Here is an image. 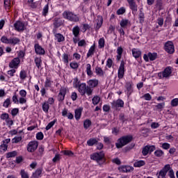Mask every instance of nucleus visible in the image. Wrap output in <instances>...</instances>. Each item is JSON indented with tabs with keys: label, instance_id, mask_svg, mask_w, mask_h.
Returning <instances> with one entry per match:
<instances>
[{
	"label": "nucleus",
	"instance_id": "58836bf2",
	"mask_svg": "<svg viewBox=\"0 0 178 178\" xmlns=\"http://www.w3.org/2000/svg\"><path fill=\"white\" fill-rule=\"evenodd\" d=\"M16 155H17V152L16 151L10 152L6 154V158H7V159L15 158V156H16Z\"/></svg>",
	"mask_w": 178,
	"mask_h": 178
},
{
	"label": "nucleus",
	"instance_id": "f704fd0d",
	"mask_svg": "<svg viewBox=\"0 0 178 178\" xmlns=\"http://www.w3.org/2000/svg\"><path fill=\"white\" fill-rule=\"evenodd\" d=\"M99 101H101V97L98 95L94 96L92 99L93 105H98L99 104Z\"/></svg>",
	"mask_w": 178,
	"mask_h": 178
},
{
	"label": "nucleus",
	"instance_id": "cd10ccee",
	"mask_svg": "<svg viewBox=\"0 0 178 178\" xmlns=\"http://www.w3.org/2000/svg\"><path fill=\"white\" fill-rule=\"evenodd\" d=\"M95 73L97 76H99V77H104L105 75V72H104V70H102V68L100 67H95Z\"/></svg>",
	"mask_w": 178,
	"mask_h": 178
},
{
	"label": "nucleus",
	"instance_id": "4d7b16f0",
	"mask_svg": "<svg viewBox=\"0 0 178 178\" xmlns=\"http://www.w3.org/2000/svg\"><path fill=\"white\" fill-rule=\"evenodd\" d=\"M56 123V120H54L53 121L50 122L46 127V130H50L51 127Z\"/></svg>",
	"mask_w": 178,
	"mask_h": 178
},
{
	"label": "nucleus",
	"instance_id": "052dcab7",
	"mask_svg": "<svg viewBox=\"0 0 178 178\" xmlns=\"http://www.w3.org/2000/svg\"><path fill=\"white\" fill-rule=\"evenodd\" d=\"M27 102V98L20 97L18 99V104L23 105V104H26Z\"/></svg>",
	"mask_w": 178,
	"mask_h": 178
},
{
	"label": "nucleus",
	"instance_id": "0e129e2a",
	"mask_svg": "<svg viewBox=\"0 0 178 178\" xmlns=\"http://www.w3.org/2000/svg\"><path fill=\"white\" fill-rule=\"evenodd\" d=\"M12 100L14 104H19V99L17 98V95L16 93H14Z\"/></svg>",
	"mask_w": 178,
	"mask_h": 178
},
{
	"label": "nucleus",
	"instance_id": "0eeeda50",
	"mask_svg": "<svg viewBox=\"0 0 178 178\" xmlns=\"http://www.w3.org/2000/svg\"><path fill=\"white\" fill-rule=\"evenodd\" d=\"M170 169V165L167 164L165 165L162 170L159 171V173H157V177L158 178H166V175H168V172H169V170Z\"/></svg>",
	"mask_w": 178,
	"mask_h": 178
},
{
	"label": "nucleus",
	"instance_id": "a211bd4d",
	"mask_svg": "<svg viewBox=\"0 0 178 178\" xmlns=\"http://www.w3.org/2000/svg\"><path fill=\"white\" fill-rule=\"evenodd\" d=\"M66 92H67L66 88H60V92L58 95V101H64L65 97L66 95Z\"/></svg>",
	"mask_w": 178,
	"mask_h": 178
},
{
	"label": "nucleus",
	"instance_id": "20e7f679",
	"mask_svg": "<svg viewBox=\"0 0 178 178\" xmlns=\"http://www.w3.org/2000/svg\"><path fill=\"white\" fill-rule=\"evenodd\" d=\"M63 17L69 20L70 22H79V17L70 11H64L63 13Z\"/></svg>",
	"mask_w": 178,
	"mask_h": 178
},
{
	"label": "nucleus",
	"instance_id": "4468645a",
	"mask_svg": "<svg viewBox=\"0 0 178 178\" xmlns=\"http://www.w3.org/2000/svg\"><path fill=\"white\" fill-rule=\"evenodd\" d=\"M112 105V108H123V106H124V102H123V100L122 99H118L116 101H113L111 103Z\"/></svg>",
	"mask_w": 178,
	"mask_h": 178
},
{
	"label": "nucleus",
	"instance_id": "774afa93",
	"mask_svg": "<svg viewBox=\"0 0 178 178\" xmlns=\"http://www.w3.org/2000/svg\"><path fill=\"white\" fill-rule=\"evenodd\" d=\"M171 105L172 106H177V105H178V98L173 99L171 101Z\"/></svg>",
	"mask_w": 178,
	"mask_h": 178
},
{
	"label": "nucleus",
	"instance_id": "39448f33",
	"mask_svg": "<svg viewBox=\"0 0 178 178\" xmlns=\"http://www.w3.org/2000/svg\"><path fill=\"white\" fill-rule=\"evenodd\" d=\"M55 99L52 97H49L47 101H44L42 103V109L44 113L49 112V105H54Z\"/></svg>",
	"mask_w": 178,
	"mask_h": 178
},
{
	"label": "nucleus",
	"instance_id": "a19ab883",
	"mask_svg": "<svg viewBox=\"0 0 178 178\" xmlns=\"http://www.w3.org/2000/svg\"><path fill=\"white\" fill-rule=\"evenodd\" d=\"M97 139L95 138H90L87 141V144L88 145H89V147H92V145H94L95 144H97Z\"/></svg>",
	"mask_w": 178,
	"mask_h": 178
},
{
	"label": "nucleus",
	"instance_id": "5701e85b",
	"mask_svg": "<svg viewBox=\"0 0 178 178\" xmlns=\"http://www.w3.org/2000/svg\"><path fill=\"white\" fill-rule=\"evenodd\" d=\"M81 113H83V108H82L75 109L74 116H75L76 120H80V119L81 118Z\"/></svg>",
	"mask_w": 178,
	"mask_h": 178
},
{
	"label": "nucleus",
	"instance_id": "a878e982",
	"mask_svg": "<svg viewBox=\"0 0 178 178\" xmlns=\"http://www.w3.org/2000/svg\"><path fill=\"white\" fill-rule=\"evenodd\" d=\"M42 175V168H38L34 172H33L32 178H40Z\"/></svg>",
	"mask_w": 178,
	"mask_h": 178
},
{
	"label": "nucleus",
	"instance_id": "338daca9",
	"mask_svg": "<svg viewBox=\"0 0 178 178\" xmlns=\"http://www.w3.org/2000/svg\"><path fill=\"white\" fill-rule=\"evenodd\" d=\"M17 113H19V108H15L12 109V111H11L12 116L15 117L17 115Z\"/></svg>",
	"mask_w": 178,
	"mask_h": 178
},
{
	"label": "nucleus",
	"instance_id": "bb28decb",
	"mask_svg": "<svg viewBox=\"0 0 178 178\" xmlns=\"http://www.w3.org/2000/svg\"><path fill=\"white\" fill-rule=\"evenodd\" d=\"M95 54V44H93L89 49L88 53H87V58H90L92 56Z\"/></svg>",
	"mask_w": 178,
	"mask_h": 178
},
{
	"label": "nucleus",
	"instance_id": "a18cd8bd",
	"mask_svg": "<svg viewBox=\"0 0 178 178\" xmlns=\"http://www.w3.org/2000/svg\"><path fill=\"white\" fill-rule=\"evenodd\" d=\"M148 56L149 60H155L158 56V54H156V53H148Z\"/></svg>",
	"mask_w": 178,
	"mask_h": 178
},
{
	"label": "nucleus",
	"instance_id": "5fc2aeb1",
	"mask_svg": "<svg viewBox=\"0 0 178 178\" xmlns=\"http://www.w3.org/2000/svg\"><path fill=\"white\" fill-rule=\"evenodd\" d=\"M98 44L99 48H104V47H105V39L104 38H100L99 40Z\"/></svg>",
	"mask_w": 178,
	"mask_h": 178
},
{
	"label": "nucleus",
	"instance_id": "aec40b11",
	"mask_svg": "<svg viewBox=\"0 0 178 178\" xmlns=\"http://www.w3.org/2000/svg\"><path fill=\"white\" fill-rule=\"evenodd\" d=\"M9 143H10V138L3 140L1 145H0L1 149L4 152L8 151V144H9Z\"/></svg>",
	"mask_w": 178,
	"mask_h": 178
},
{
	"label": "nucleus",
	"instance_id": "9b49d317",
	"mask_svg": "<svg viewBox=\"0 0 178 178\" xmlns=\"http://www.w3.org/2000/svg\"><path fill=\"white\" fill-rule=\"evenodd\" d=\"M10 69H18L20 66V58H15L8 64Z\"/></svg>",
	"mask_w": 178,
	"mask_h": 178
},
{
	"label": "nucleus",
	"instance_id": "3c124183",
	"mask_svg": "<svg viewBox=\"0 0 178 178\" xmlns=\"http://www.w3.org/2000/svg\"><path fill=\"white\" fill-rule=\"evenodd\" d=\"M48 10H49V6L47 4L43 8L42 15L47 16V15H48Z\"/></svg>",
	"mask_w": 178,
	"mask_h": 178
},
{
	"label": "nucleus",
	"instance_id": "7c9ffc66",
	"mask_svg": "<svg viewBox=\"0 0 178 178\" xmlns=\"http://www.w3.org/2000/svg\"><path fill=\"white\" fill-rule=\"evenodd\" d=\"M132 55L134 58H140L141 56V51L138 50V49H132Z\"/></svg>",
	"mask_w": 178,
	"mask_h": 178
},
{
	"label": "nucleus",
	"instance_id": "680f3d73",
	"mask_svg": "<svg viewBox=\"0 0 178 178\" xmlns=\"http://www.w3.org/2000/svg\"><path fill=\"white\" fill-rule=\"evenodd\" d=\"M168 176L170 178H176V177H175V171H173V169L170 168V169L168 170Z\"/></svg>",
	"mask_w": 178,
	"mask_h": 178
},
{
	"label": "nucleus",
	"instance_id": "f257e3e1",
	"mask_svg": "<svg viewBox=\"0 0 178 178\" xmlns=\"http://www.w3.org/2000/svg\"><path fill=\"white\" fill-rule=\"evenodd\" d=\"M131 140H133V136L130 135L122 136L118 139L117 143H115V147L117 148H122V147H124V145H127L129 143H131Z\"/></svg>",
	"mask_w": 178,
	"mask_h": 178
},
{
	"label": "nucleus",
	"instance_id": "7ed1b4c3",
	"mask_svg": "<svg viewBox=\"0 0 178 178\" xmlns=\"http://www.w3.org/2000/svg\"><path fill=\"white\" fill-rule=\"evenodd\" d=\"M173 68L172 67H165L163 72L158 73V77L162 79H169L172 76Z\"/></svg>",
	"mask_w": 178,
	"mask_h": 178
},
{
	"label": "nucleus",
	"instance_id": "423d86ee",
	"mask_svg": "<svg viewBox=\"0 0 178 178\" xmlns=\"http://www.w3.org/2000/svg\"><path fill=\"white\" fill-rule=\"evenodd\" d=\"M164 49L165 52H168V54H175V44H173V42H166L164 44Z\"/></svg>",
	"mask_w": 178,
	"mask_h": 178
},
{
	"label": "nucleus",
	"instance_id": "ea45409f",
	"mask_svg": "<svg viewBox=\"0 0 178 178\" xmlns=\"http://www.w3.org/2000/svg\"><path fill=\"white\" fill-rule=\"evenodd\" d=\"M1 42H3V44H6L7 45H9L10 42V38H8L6 35H3L1 38Z\"/></svg>",
	"mask_w": 178,
	"mask_h": 178
},
{
	"label": "nucleus",
	"instance_id": "69168bd1",
	"mask_svg": "<svg viewBox=\"0 0 178 178\" xmlns=\"http://www.w3.org/2000/svg\"><path fill=\"white\" fill-rule=\"evenodd\" d=\"M8 118H9V114H8L6 113H2L0 115V118L1 119V120H5L6 121Z\"/></svg>",
	"mask_w": 178,
	"mask_h": 178
},
{
	"label": "nucleus",
	"instance_id": "6e6d98bb",
	"mask_svg": "<svg viewBox=\"0 0 178 178\" xmlns=\"http://www.w3.org/2000/svg\"><path fill=\"white\" fill-rule=\"evenodd\" d=\"M163 151L161 149H158L154 152V155L155 156H157V158H161V156H163Z\"/></svg>",
	"mask_w": 178,
	"mask_h": 178
},
{
	"label": "nucleus",
	"instance_id": "412c9836",
	"mask_svg": "<svg viewBox=\"0 0 178 178\" xmlns=\"http://www.w3.org/2000/svg\"><path fill=\"white\" fill-rule=\"evenodd\" d=\"M72 60V57L70 56V54H67L66 53H64L62 56V61L65 65H69V62Z\"/></svg>",
	"mask_w": 178,
	"mask_h": 178
},
{
	"label": "nucleus",
	"instance_id": "e433bc0d",
	"mask_svg": "<svg viewBox=\"0 0 178 178\" xmlns=\"http://www.w3.org/2000/svg\"><path fill=\"white\" fill-rule=\"evenodd\" d=\"M145 165V162L143 160L138 161L134 163V166L135 168H141V166H144Z\"/></svg>",
	"mask_w": 178,
	"mask_h": 178
},
{
	"label": "nucleus",
	"instance_id": "e2e57ef3",
	"mask_svg": "<svg viewBox=\"0 0 178 178\" xmlns=\"http://www.w3.org/2000/svg\"><path fill=\"white\" fill-rule=\"evenodd\" d=\"M126 13V8L124 7H121L120 9L117 10V15H123L124 13Z\"/></svg>",
	"mask_w": 178,
	"mask_h": 178
},
{
	"label": "nucleus",
	"instance_id": "9d476101",
	"mask_svg": "<svg viewBox=\"0 0 178 178\" xmlns=\"http://www.w3.org/2000/svg\"><path fill=\"white\" fill-rule=\"evenodd\" d=\"M105 158V154L104 152H100L99 153H94L90 156V159H93V161H97L99 163L100 161H102Z\"/></svg>",
	"mask_w": 178,
	"mask_h": 178
},
{
	"label": "nucleus",
	"instance_id": "864d4df0",
	"mask_svg": "<svg viewBox=\"0 0 178 178\" xmlns=\"http://www.w3.org/2000/svg\"><path fill=\"white\" fill-rule=\"evenodd\" d=\"M5 122L8 127H12V126L14 124L13 120L9 117Z\"/></svg>",
	"mask_w": 178,
	"mask_h": 178
},
{
	"label": "nucleus",
	"instance_id": "13d9d810",
	"mask_svg": "<svg viewBox=\"0 0 178 178\" xmlns=\"http://www.w3.org/2000/svg\"><path fill=\"white\" fill-rule=\"evenodd\" d=\"M103 22H104V19H102V17L99 18L98 22L97 23V26H96V29H97V30H99V29H101Z\"/></svg>",
	"mask_w": 178,
	"mask_h": 178
},
{
	"label": "nucleus",
	"instance_id": "6ab92c4d",
	"mask_svg": "<svg viewBox=\"0 0 178 178\" xmlns=\"http://www.w3.org/2000/svg\"><path fill=\"white\" fill-rule=\"evenodd\" d=\"M120 172H123L124 173H129L130 172H133L134 170V168L130 165H123L120 168Z\"/></svg>",
	"mask_w": 178,
	"mask_h": 178
},
{
	"label": "nucleus",
	"instance_id": "2f4dec72",
	"mask_svg": "<svg viewBox=\"0 0 178 178\" xmlns=\"http://www.w3.org/2000/svg\"><path fill=\"white\" fill-rule=\"evenodd\" d=\"M117 54L116 59L117 60H120V59H122V54H123V48H122V47H118Z\"/></svg>",
	"mask_w": 178,
	"mask_h": 178
},
{
	"label": "nucleus",
	"instance_id": "37998d69",
	"mask_svg": "<svg viewBox=\"0 0 178 178\" xmlns=\"http://www.w3.org/2000/svg\"><path fill=\"white\" fill-rule=\"evenodd\" d=\"M86 73L88 76H92V71L91 70V64L86 65Z\"/></svg>",
	"mask_w": 178,
	"mask_h": 178
},
{
	"label": "nucleus",
	"instance_id": "f8f14e48",
	"mask_svg": "<svg viewBox=\"0 0 178 178\" xmlns=\"http://www.w3.org/2000/svg\"><path fill=\"white\" fill-rule=\"evenodd\" d=\"M88 87L92 90V88H95V87H98V84H99V81L97 79H90L87 81Z\"/></svg>",
	"mask_w": 178,
	"mask_h": 178
},
{
	"label": "nucleus",
	"instance_id": "bf43d9fd",
	"mask_svg": "<svg viewBox=\"0 0 178 178\" xmlns=\"http://www.w3.org/2000/svg\"><path fill=\"white\" fill-rule=\"evenodd\" d=\"M149 152V149L148 145L143 147L142 154H143V155H144V156L148 155Z\"/></svg>",
	"mask_w": 178,
	"mask_h": 178
},
{
	"label": "nucleus",
	"instance_id": "8fccbe9b",
	"mask_svg": "<svg viewBox=\"0 0 178 178\" xmlns=\"http://www.w3.org/2000/svg\"><path fill=\"white\" fill-rule=\"evenodd\" d=\"M138 19L140 23H144V19H145V15H144V13L140 10L139 15H138Z\"/></svg>",
	"mask_w": 178,
	"mask_h": 178
},
{
	"label": "nucleus",
	"instance_id": "473e14b6",
	"mask_svg": "<svg viewBox=\"0 0 178 178\" xmlns=\"http://www.w3.org/2000/svg\"><path fill=\"white\" fill-rule=\"evenodd\" d=\"M52 83H54V81H52V80H51L50 78H46L45 80V83H44V87L46 88H49L51 87H52Z\"/></svg>",
	"mask_w": 178,
	"mask_h": 178
},
{
	"label": "nucleus",
	"instance_id": "603ef678",
	"mask_svg": "<svg viewBox=\"0 0 178 178\" xmlns=\"http://www.w3.org/2000/svg\"><path fill=\"white\" fill-rule=\"evenodd\" d=\"M20 175L22 178H29V172H26L24 170H21Z\"/></svg>",
	"mask_w": 178,
	"mask_h": 178
},
{
	"label": "nucleus",
	"instance_id": "dca6fc26",
	"mask_svg": "<svg viewBox=\"0 0 178 178\" xmlns=\"http://www.w3.org/2000/svg\"><path fill=\"white\" fill-rule=\"evenodd\" d=\"M65 20H63L60 18H54L53 24L55 30H56V29H58V27H60V26H63Z\"/></svg>",
	"mask_w": 178,
	"mask_h": 178
},
{
	"label": "nucleus",
	"instance_id": "f3484780",
	"mask_svg": "<svg viewBox=\"0 0 178 178\" xmlns=\"http://www.w3.org/2000/svg\"><path fill=\"white\" fill-rule=\"evenodd\" d=\"M125 88L127 90V94L128 96L131 95V92H133V82L132 81H128L125 83Z\"/></svg>",
	"mask_w": 178,
	"mask_h": 178
},
{
	"label": "nucleus",
	"instance_id": "2eb2a0df",
	"mask_svg": "<svg viewBox=\"0 0 178 178\" xmlns=\"http://www.w3.org/2000/svg\"><path fill=\"white\" fill-rule=\"evenodd\" d=\"M14 27L17 31H24L25 26H24V23L20 22V21H17L14 24Z\"/></svg>",
	"mask_w": 178,
	"mask_h": 178
},
{
	"label": "nucleus",
	"instance_id": "6e6552de",
	"mask_svg": "<svg viewBox=\"0 0 178 178\" xmlns=\"http://www.w3.org/2000/svg\"><path fill=\"white\" fill-rule=\"evenodd\" d=\"M38 148V141L32 140L27 145L28 152H34Z\"/></svg>",
	"mask_w": 178,
	"mask_h": 178
},
{
	"label": "nucleus",
	"instance_id": "c85d7f7f",
	"mask_svg": "<svg viewBox=\"0 0 178 178\" xmlns=\"http://www.w3.org/2000/svg\"><path fill=\"white\" fill-rule=\"evenodd\" d=\"M129 8L132 11L133 15H136L137 13L138 6L137 4L136 3V1L134 3H131L129 4Z\"/></svg>",
	"mask_w": 178,
	"mask_h": 178
},
{
	"label": "nucleus",
	"instance_id": "c9c22d12",
	"mask_svg": "<svg viewBox=\"0 0 178 178\" xmlns=\"http://www.w3.org/2000/svg\"><path fill=\"white\" fill-rule=\"evenodd\" d=\"M26 78H27V72H26V70H21L19 72V79L21 80H26Z\"/></svg>",
	"mask_w": 178,
	"mask_h": 178
},
{
	"label": "nucleus",
	"instance_id": "49530a36",
	"mask_svg": "<svg viewBox=\"0 0 178 178\" xmlns=\"http://www.w3.org/2000/svg\"><path fill=\"white\" fill-rule=\"evenodd\" d=\"M80 86V81H79V78H74L73 81V87L74 88H77Z\"/></svg>",
	"mask_w": 178,
	"mask_h": 178
},
{
	"label": "nucleus",
	"instance_id": "c756f323",
	"mask_svg": "<svg viewBox=\"0 0 178 178\" xmlns=\"http://www.w3.org/2000/svg\"><path fill=\"white\" fill-rule=\"evenodd\" d=\"M34 62L38 69H41V66L42 65V60L41 59V57L35 58Z\"/></svg>",
	"mask_w": 178,
	"mask_h": 178
},
{
	"label": "nucleus",
	"instance_id": "f03ea898",
	"mask_svg": "<svg viewBox=\"0 0 178 178\" xmlns=\"http://www.w3.org/2000/svg\"><path fill=\"white\" fill-rule=\"evenodd\" d=\"M78 91L80 95L83 97V95H88V96L92 95L93 90L91 88H88L86 83H80L79 87L78 88Z\"/></svg>",
	"mask_w": 178,
	"mask_h": 178
},
{
	"label": "nucleus",
	"instance_id": "72a5a7b5",
	"mask_svg": "<svg viewBox=\"0 0 178 178\" xmlns=\"http://www.w3.org/2000/svg\"><path fill=\"white\" fill-rule=\"evenodd\" d=\"M72 33L74 37H78L79 35L80 34V27H79V26H75L72 29Z\"/></svg>",
	"mask_w": 178,
	"mask_h": 178
},
{
	"label": "nucleus",
	"instance_id": "4c0bfd02",
	"mask_svg": "<svg viewBox=\"0 0 178 178\" xmlns=\"http://www.w3.org/2000/svg\"><path fill=\"white\" fill-rule=\"evenodd\" d=\"M129 24H130V21H129V19H122L120 23V26L122 28L129 26Z\"/></svg>",
	"mask_w": 178,
	"mask_h": 178
},
{
	"label": "nucleus",
	"instance_id": "79ce46f5",
	"mask_svg": "<svg viewBox=\"0 0 178 178\" xmlns=\"http://www.w3.org/2000/svg\"><path fill=\"white\" fill-rule=\"evenodd\" d=\"M91 120L87 119L83 122V127L84 129H86V130H87V129H88V127H90V126H91Z\"/></svg>",
	"mask_w": 178,
	"mask_h": 178
},
{
	"label": "nucleus",
	"instance_id": "09e8293b",
	"mask_svg": "<svg viewBox=\"0 0 178 178\" xmlns=\"http://www.w3.org/2000/svg\"><path fill=\"white\" fill-rule=\"evenodd\" d=\"M70 66L71 69H74L75 70L79 69V63H77V62L76 61H72V63H70Z\"/></svg>",
	"mask_w": 178,
	"mask_h": 178
},
{
	"label": "nucleus",
	"instance_id": "de8ad7c7",
	"mask_svg": "<svg viewBox=\"0 0 178 178\" xmlns=\"http://www.w3.org/2000/svg\"><path fill=\"white\" fill-rule=\"evenodd\" d=\"M23 140L22 136H15L14 138L12 139L13 144H17V143H20Z\"/></svg>",
	"mask_w": 178,
	"mask_h": 178
},
{
	"label": "nucleus",
	"instance_id": "ddd939ff",
	"mask_svg": "<svg viewBox=\"0 0 178 178\" xmlns=\"http://www.w3.org/2000/svg\"><path fill=\"white\" fill-rule=\"evenodd\" d=\"M34 48L35 52L37 54V55H45V50L44 48H42V47H41V45H40V44H35Z\"/></svg>",
	"mask_w": 178,
	"mask_h": 178
},
{
	"label": "nucleus",
	"instance_id": "b1692460",
	"mask_svg": "<svg viewBox=\"0 0 178 178\" xmlns=\"http://www.w3.org/2000/svg\"><path fill=\"white\" fill-rule=\"evenodd\" d=\"M4 3V9L6 12H9L10 10V8H12V0H3Z\"/></svg>",
	"mask_w": 178,
	"mask_h": 178
},
{
	"label": "nucleus",
	"instance_id": "c03bdc74",
	"mask_svg": "<svg viewBox=\"0 0 178 178\" xmlns=\"http://www.w3.org/2000/svg\"><path fill=\"white\" fill-rule=\"evenodd\" d=\"M12 104V102H10V98H7L3 103V108H8L10 104Z\"/></svg>",
	"mask_w": 178,
	"mask_h": 178
},
{
	"label": "nucleus",
	"instance_id": "4be33fe9",
	"mask_svg": "<svg viewBox=\"0 0 178 178\" xmlns=\"http://www.w3.org/2000/svg\"><path fill=\"white\" fill-rule=\"evenodd\" d=\"M53 33L54 34V37L57 40L58 42H62L65 41V37L63 36L60 33H56V29L53 30Z\"/></svg>",
	"mask_w": 178,
	"mask_h": 178
},
{
	"label": "nucleus",
	"instance_id": "1a4fd4ad",
	"mask_svg": "<svg viewBox=\"0 0 178 178\" xmlns=\"http://www.w3.org/2000/svg\"><path fill=\"white\" fill-rule=\"evenodd\" d=\"M124 65H126V63H124V60H122L118 71V77L120 79L124 77V72H126Z\"/></svg>",
	"mask_w": 178,
	"mask_h": 178
},
{
	"label": "nucleus",
	"instance_id": "393cba45",
	"mask_svg": "<svg viewBox=\"0 0 178 178\" xmlns=\"http://www.w3.org/2000/svg\"><path fill=\"white\" fill-rule=\"evenodd\" d=\"M19 42H20V39H19V38H16V37L10 38L9 45H13V47H15V45H17Z\"/></svg>",
	"mask_w": 178,
	"mask_h": 178
}]
</instances>
